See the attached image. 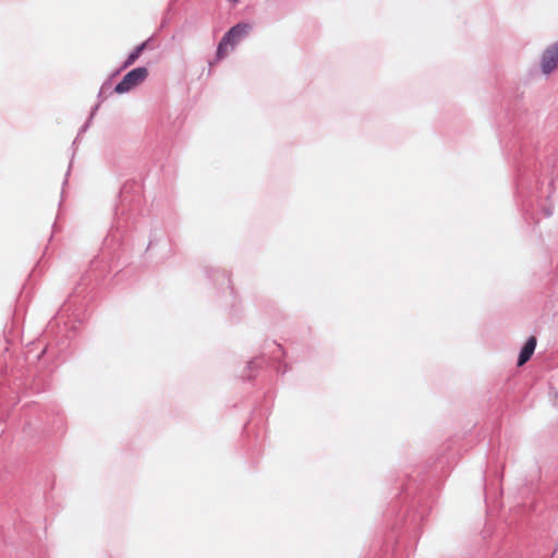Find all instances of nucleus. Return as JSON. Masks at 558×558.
Wrapping results in <instances>:
<instances>
[{
	"label": "nucleus",
	"mask_w": 558,
	"mask_h": 558,
	"mask_svg": "<svg viewBox=\"0 0 558 558\" xmlns=\"http://www.w3.org/2000/svg\"><path fill=\"white\" fill-rule=\"evenodd\" d=\"M541 70L545 75L558 70V41L544 50L541 57Z\"/></svg>",
	"instance_id": "7ed1b4c3"
},
{
	"label": "nucleus",
	"mask_w": 558,
	"mask_h": 558,
	"mask_svg": "<svg viewBox=\"0 0 558 558\" xmlns=\"http://www.w3.org/2000/svg\"><path fill=\"white\" fill-rule=\"evenodd\" d=\"M535 347H536V338L534 336H532L527 339V341L525 342L524 347L522 348V350L520 352L519 360H518L519 366H522L531 359V356L534 353Z\"/></svg>",
	"instance_id": "20e7f679"
},
{
	"label": "nucleus",
	"mask_w": 558,
	"mask_h": 558,
	"mask_svg": "<svg viewBox=\"0 0 558 558\" xmlns=\"http://www.w3.org/2000/svg\"><path fill=\"white\" fill-rule=\"evenodd\" d=\"M146 47H147V41H144L140 46L135 47V49L128 56V58L123 64V69L131 66L138 59V57L146 49Z\"/></svg>",
	"instance_id": "39448f33"
},
{
	"label": "nucleus",
	"mask_w": 558,
	"mask_h": 558,
	"mask_svg": "<svg viewBox=\"0 0 558 558\" xmlns=\"http://www.w3.org/2000/svg\"><path fill=\"white\" fill-rule=\"evenodd\" d=\"M250 28L247 24H238L230 28L218 46L217 57L223 58L228 53V47L233 48L248 33Z\"/></svg>",
	"instance_id": "f257e3e1"
},
{
	"label": "nucleus",
	"mask_w": 558,
	"mask_h": 558,
	"mask_svg": "<svg viewBox=\"0 0 558 558\" xmlns=\"http://www.w3.org/2000/svg\"><path fill=\"white\" fill-rule=\"evenodd\" d=\"M148 76V70L146 68H136L126 73L122 81L116 86L114 90L118 94H124L140 84H142Z\"/></svg>",
	"instance_id": "f03ea898"
}]
</instances>
